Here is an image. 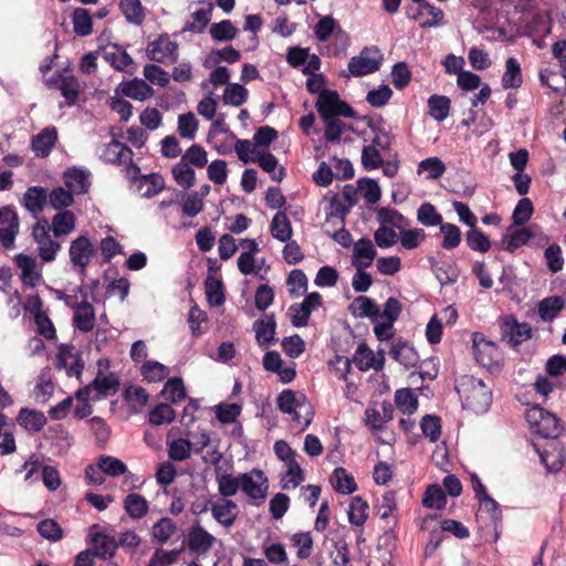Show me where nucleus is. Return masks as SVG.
<instances>
[{
    "instance_id": "nucleus-9",
    "label": "nucleus",
    "mask_w": 566,
    "mask_h": 566,
    "mask_svg": "<svg viewBox=\"0 0 566 566\" xmlns=\"http://www.w3.org/2000/svg\"><path fill=\"white\" fill-rule=\"evenodd\" d=\"M94 247L86 235H81L73 240L70 245L69 254L73 268L80 273H84L94 255Z\"/></svg>"
},
{
    "instance_id": "nucleus-25",
    "label": "nucleus",
    "mask_w": 566,
    "mask_h": 566,
    "mask_svg": "<svg viewBox=\"0 0 566 566\" xmlns=\"http://www.w3.org/2000/svg\"><path fill=\"white\" fill-rule=\"evenodd\" d=\"M64 184L72 193H85L90 188V172L81 168H69L64 172Z\"/></svg>"
},
{
    "instance_id": "nucleus-10",
    "label": "nucleus",
    "mask_w": 566,
    "mask_h": 566,
    "mask_svg": "<svg viewBox=\"0 0 566 566\" xmlns=\"http://www.w3.org/2000/svg\"><path fill=\"white\" fill-rule=\"evenodd\" d=\"M66 304L74 308L73 325L81 332L88 333L95 326V312L86 300L77 302L76 297L67 296Z\"/></svg>"
},
{
    "instance_id": "nucleus-23",
    "label": "nucleus",
    "mask_w": 566,
    "mask_h": 566,
    "mask_svg": "<svg viewBox=\"0 0 566 566\" xmlns=\"http://www.w3.org/2000/svg\"><path fill=\"white\" fill-rule=\"evenodd\" d=\"M15 263L21 271V279L25 285L34 287L40 283L42 276L34 258L18 254L15 256Z\"/></svg>"
},
{
    "instance_id": "nucleus-1",
    "label": "nucleus",
    "mask_w": 566,
    "mask_h": 566,
    "mask_svg": "<svg viewBox=\"0 0 566 566\" xmlns=\"http://www.w3.org/2000/svg\"><path fill=\"white\" fill-rule=\"evenodd\" d=\"M457 391L463 408L475 413L488 411L492 402V391L486 385L473 376H463L459 379Z\"/></svg>"
},
{
    "instance_id": "nucleus-32",
    "label": "nucleus",
    "mask_w": 566,
    "mask_h": 566,
    "mask_svg": "<svg viewBox=\"0 0 566 566\" xmlns=\"http://www.w3.org/2000/svg\"><path fill=\"white\" fill-rule=\"evenodd\" d=\"M352 314L356 317L379 318V308L377 304L367 296L356 297L349 305Z\"/></svg>"
},
{
    "instance_id": "nucleus-61",
    "label": "nucleus",
    "mask_w": 566,
    "mask_h": 566,
    "mask_svg": "<svg viewBox=\"0 0 566 566\" xmlns=\"http://www.w3.org/2000/svg\"><path fill=\"white\" fill-rule=\"evenodd\" d=\"M48 201L53 209L61 210L70 207L73 203L74 198L70 190L57 187L48 193Z\"/></svg>"
},
{
    "instance_id": "nucleus-22",
    "label": "nucleus",
    "mask_w": 566,
    "mask_h": 566,
    "mask_svg": "<svg viewBox=\"0 0 566 566\" xmlns=\"http://www.w3.org/2000/svg\"><path fill=\"white\" fill-rule=\"evenodd\" d=\"M377 251L368 238H361L354 243L353 265L355 268H369L373 264Z\"/></svg>"
},
{
    "instance_id": "nucleus-18",
    "label": "nucleus",
    "mask_w": 566,
    "mask_h": 566,
    "mask_svg": "<svg viewBox=\"0 0 566 566\" xmlns=\"http://www.w3.org/2000/svg\"><path fill=\"white\" fill-rule=\"evenodd\" d=\"M212 517L223 527L230 528L239 515L237 503L230 499H219L210 505Z\"/></svg>"
},
{
    "instance_id": "nucleus-46",
    "label": "nucleus",
    "mask_w": 566,
    "mask_h": 566,
    "mask_svg": "<svg viewBox=\"0 0 566 566\" xmlns=\"http://www.w3.org/2000/svg\"><path fill=\"white\" fill-rule=\"evenodd\" d=\"M172 176L175 181L185 189H188L195 185V170L181 159L174 166Z\"/></svg>"
},
{
    "instance_id": "nucleus-34",
    "label": "nucleus",
    "mask_w": 566,
    "mask_h": 566,
    "mask_svg": "<svg viewBox=\"0 0 566 566\" xmlns=\"http://www.w3.org/2000/svg\"><path fill=\"white\" fill-rule=\"evenodd\" d=\"M53 237L57 238L71 233L75 228V217L70 210L56 213L50 224Z\"/></svg>"
},
{
    "instance_id": "nucleus-59",
    "label": "nucleus",
    "mask_w": 566,
    "mask_h": 566,
    "mask_svg": "<svg viewBox=\"0 0 566 566\" xmlns=\"http://www.w3.org/2000/svg\"><path fill=\"white\" fill-rule=\"evenodd\" d=\"M161 395L171 402L176 403L178 401H181L186 397V389L184 386V381L180 378H171L169 379L163 390Z\"/></svg>"
},
{
    "instance_id": "nucleus-3",
    "label": "nucleus",
    "mask_w": 566,
    "mask_h": 566,
    "mask_svg": "<svg viewBox=\"0 0 566 566\" xmlns=\"http://www.w3.org/2000/svg\"><path fill=\"white\" fill-rule=\"evenodd\" d=\"M277 407L282 412L292 415L294 420L298 422H301L302 413H304L303 429L310 426L314 416L313 409L305 398L298 400L295 392L291 389H285L279 395Z\"/></svg>"
},
{
    "instance_id": "nucleus-29",
    "label": "nucleus",
    "mask_w": 566,
    "mask_h": 566,
    "mask_svg": "<svg viewBox=\"0 0 566 566\" xmlns=\"http://www.w3.org/2000/svg\"><path fill=\"white\" fill-rule=\"evenodd\" d=\"M219 470H216V482L218 485V492L221 495V499H230L234 496L241 488L240 474L232 475L229 473H219Z\"/></svg>"
},
{
    "instance_id": "nucleus-38",
    "label": "nucleus",
    "mask_w": 566,
    "mask_h": 566,
    "mask_svg": "<svg viewBox=\"0 0 566 566\" xmlns=\"http://www.w3.org/2000/svg\"><path fill=\"white\" fill-rule=\"evenodd\" d=\"M522 71L517 59L509 57L505 62V72L502 76V86L507 88H517L522 85Z\"/></svg>"
},
{
    "instance_id": "nucleus-44",
    "label": "nucleus",
    "mask_w": 566,
    "mask_h": 566,
    "mask_svg": "<svg viewBox=\"0 0 566 566\" xmlns=\"http://www.w3.org/2000/svg\"><path fill=\"white\" fill-rule=\"evenodd\" d=\"M74 32L80 36H86L92 33V17L88 10L76 8L72 15Z\"/></svg>"
},
{
    "instance_id": "nucleus-7",
    "label": "nucleus",
    "mask_w": 566,
    "mask_h": 566,
    "mask_svg": "<svg viewBox=\"0 0 566 566\" xmlns=\"http://www.w3.org/2000/svg\"><path fill=\"white\" fill-rule=\"evenodd\" d=\"M381 61L382 54L378 48H365L359 55L349 60L348 71L354 76H365L379 70Z\"/></svg>"
},
{
    "instance_id": "nucleus-64",
    "label": "nucleus",
    "mask_w": 566,
    "mask_h": 566,
    "mask_svg": "<svg viewBox=\"0 0 566 566\" xmlns=\"http://www.w3.org/2000/svg\"><path fill=\"white\" fill-rule=\"evenodd\" d=\"M541 461L548 472H558L564 465V455L560 450L553 448L552 450H544L539 453Z\"/></svg>"
},
{
    "instance_id": "nucleus-63",
    "label": "nucleus",
    "mask_w": 566,
    "mask_h": 566,
    "mask_svg": "<svg viewBox=\"0 0 566 566\" xmlns=\"http://www.w3.org/2000/svg\"><path fill=\"white\" fill-rule=\"evenodd\" d=\"M465 240L470 249L482 253L488 252L491 247L489 238L474 227L467 232Z\"/></svg>"
},
{
    "instance_id": "nucleus-57",
    "label": "nucleus",
    "mask_w": 566,
    "mask_h": 566,
    "mask_svg": "<svg viewBox=\"0 0 566 566\" xmlns=\"http://www.w3.org/2000/svg\"><path fill=\"white\" fill-rule=\"evenodd\" d=\"M258 163L260 167L271 175V178L281 181L284 177V169H277L279 163L274 155L270 153H258Z\"/></svg>"
},
{
    "instance_id": "nucleus-40",
    "label": "nucleus",
    "mask_w": 566,
    "mask_h": 566,
    "mask_svg": "<svg viewBox=\"0 0 566 566\" xmlns=\"http://www.w3.org/2000/svg\"><path fill=\"white\" fill-rule=\"evenodd\" d=\"M119 9L126 21L134 25H140L145 20V12L140 0H120Z\"/></svg>"
},
{
    "instance_id": "nucleus-20",
    "label": "nucleus",
    "mask_w": 566,
    "mask_h": 566,
    "mask_svg": "<svg viewBox=\"0 0 566 566\" xmlns=\"http://www.w3.org/2000/svg\"><path fill=\"white\" fill-rule=\"evenodd\" d=\"M216 538L199 523H195L188 532V547L191 552L206 554L213 546Z\"/></svg>"
},
{
    "instance_id": "nucleus-6",
    "label": "nucleus",
    "mask_w": 566,
    "mask_h": 566,
    "mask_svg": "<svg viewBox=\"0 0 566 566\" xmlns=\"http://www.w3.org/2000/svg\"><path fill=\"white\" fill-rule=\"evenodd\" d=\"M146 54L157 63L172 64L178 60V43L170 40L168 34H160L148 43Z\"/></svg>"
},
{
    "instance_id": "nucleus-28",
    "label": "nucleus",
    "mask_w": 566,
    "mask_h": 566,
    "mask_svg": "<svg viewBox=\"0 0 566 566\" xmlns=\"http://www.w3.org/2000/svg\"><path fill=\"white\" fill-rule=\"evenodd\" d=\"M443 17V11L440 8L422 2L419 4V12L415 19L419 21L421 28H432L441 24Z\"/></svg>"
},
{
    "instance_id": "nucleus-45",
    "label": "nucleus",
    "mask_w": 566,
    "mask_h": 566,
    "mask_svg": "<svg viewBox=\"0 0 566 566\" xmlns=\"http://www.w3.org/2000/svg\"><path fill=\"white\" fill-rule=\"evenodd\" d=\"M446 165L439 157H429L419 163L417 174L428 172V179H439L446 172Z\"/></svg>"
},
{
    "instance_id": "nucleus-53",
    "label": "nucleus",
    "mask_w": 566,
    "mask_h": 566,
    "mask_svg": "<svg viewBox=\"0 0 566 566\" xmlns=\"http://www.w3.org/2000/svg\"><path fill=\"white\" fill-rule=\"evenodd\" d=\"M422 504L428 509H443L447 504V497L441 486L437 484L429 485L426 490Z\"/></svg>"
},
{
    "instance_id": "nucleus-13",
    "label": "nucleus",
    "mask_w": 566,
    "mask_h": 566,
    "mask_svg": "<svg viewBox=\"0 0 566 566\" xmlns=\"http://www.w3.org/2000/svg\"><path fill=\"white\" fill-rule=\"evenodd\" d=\"M353 361L361 371L369 369L379 371L385 365V352L380 349L375 354L366 344H360L354 354Z\"/></svg>"
},
{
    "instance_id": "nucleus-51",
    "label": "nucleus",
    "mask_w": 566,
    "mask_h": 566,
    "mask_svg": "<svg viewBox=\"0 0 566 566\" xmlns=\"http://www.w3.org/2000/svg\"><path fill=\"white\" fill-rule=\"evenodd\" d=\"M417 220L426 227L441 226L442 216L430 202L422 203L417 210Z\"/></svg>"
},
{
    "instance_id": "nucleus-30",
    "label": "nucleus",
    "mask_w": 566,
    "mask_h": 566,
    "mask_svg": "<svg viewBox=\"0 0 566 566\" xmlns=\"http://www.w3.org/2000/svg\"><path fill=\"white\" fill-rule=\"evenodd\" d=\"M329 480L334 490L342 494H350L357 489L354 476L344 468H336Z\"/></svg>"
},
{
    "instance_id": "nucleus-26",
    "label": "nucleus",
    "mask_w": 566,
    "mask_h": 566,
    "mask_svg": "<svg viewBox=\"0 0 566 566\" xmlns=\"http://www.w3.org/2000/svg\"><path fill=\"white\" fill-rule=\"evenodd\" d=\"M57 140V130L50 126L43 128L32 138V150L40 157H46Z\"/></svg>"
},
{
    "instance_id": "nucleus-5",
    "label": "nucleus",
    "mask_w": 566,
    "mask_h": 566,
    "mask_svg": "<svg viewBox=\"0 0 566 566\" xmlns=\"http://www.w3.org/2000/svg\"><path fill=\"white\" fill-rule=\"evenodd\" d=\"M32 237L38 245V252L43 262L55 260L61 244L51 234V228L48 220H40L32 229Z\"/></svg>"
},
{
    "instance_id": "nucleus-62",
    "label": "nucleus",
    "mask_w": 566,
    "mask_h": 566,
    "mask_svg": "<svg viewBox=\"0 0 566 566\" xmlns=\"http://www.w3.org/2000/svg\"><path fill=\"white\" fill-rule=\"evenodd\" d=\"M181 160L189 166L192 165L197 168H203L208 164V154L201 145L193 144L182 155Z\"/></svg>"
},
{
    "instance_id": "nucleus-42",
    "label": "nucleus",
    "mask_w": 566,
    "mask_h": 566,
    "mask_svg": "<svg viewBox=\"0 0 566 566\" xmlns=\"http://www.w3.org/2000/svg\"><path fill=\"white\" fill-rule=\"evenodd\" d=\"M390 355L405 367H413L418 361L415 349L406 343H397L392 346Z\"/></svg>"
},
{
    "instance_id": "nucleus-36",
    "label": "nucleus",
    "mask_w": 566,
    "mask_h": 566,
    "mask_svg": "<svg viewBox=\"0 0 566 566\" xmlns=\"http://www.w3.org/2000/svg\"><path fill=\"white\" fill-rule=\"evenodd\" d=\"M270 231L273 238L281 242H287L292 237V226L283 211L275 213L271 221Z\"/></svg>"
},
{
    "instance_id": "nucleus-4",
    "label": "nucleus",
    "mask_w": 566,
    "mask_h": 566,
    "mask_svg": "<svg viewBox=\"0 0 566 566\" xmlns=\"http://www.w3.org/2000/svg\"><path fill=\"white\" fill-rule=\"evenodd\" d=\"M240 490L250 499V501L260 505L268 495L269 481L264 472L260 469H252L249 472L240 473Z\"/></svg>"
},
{
    "instance_id": "nucleus-14",
    "label": "nucleus",
    "mask_w": 566,
    "mask_h": 566,
    "mask_svg": "<svg viewBox=\"0 0 566 566\" xmlns=\"http://www.w3.org/2000/svg\"><path fill=\"white\" fill-rule=\"evenodd\" d=\"M90 542L94 553L102 559L112 558L117 549V541L114 536L107 535L98 531V525L90 527Z\"/></svg>"
},
{
    "instance_id": "nucleus-24",
    "label": "nucleus",
    "mask_w": 566,
    "mask_h": 566,
    "mask_svg": "<svg viewBox=\"0 0 566 566\" xmlns=\"http://www.w3.org/2000/svg\"><path fill=\"white\" fill-rule=\"evenodd\" d=\"M22 206L33 216L42 212L48 202V191L40 186L29 187L23 195Z\"/></svg>"
},
{
    "instance_id": "nucleus-41",
    "label": "nucleus",
    "mask_w": 566,
    "mask_h": 566,
    "mask_svg": "<svg viewBox=\"0 0 566 566\" xmlns=\"http://www.w3.org/2000/svg\"><path fill=\"white\" fill-rule=\"evenodd\" d=\"M451 101L444 95H431L428 99L429 115L438 122L444 120L450 113Z\"/></svg>"
},
{
    "instance_id": "nucleus-11",
    "label": "nucleus",
    "mask_w": 566,
    "mask_h": 566,
    "mask_svg": "<svg viewBox=\"0 0 566 566\" xmlns=\"http://www.w3.org/2000/svg\"><path fill=\"white\" fill-rule=\"evenodd\" d=\"M19 232V217L9 206L0 208V241L6 249L14 245Z\"/></svg>"
},
{
    "instance_id": "nucleus-31",
    "label": "nucleus",
    "mask_w": 566,
    "mask_h": 566,
    "mask_svg": "<svg viewBox=\"0 0 566 566\" xmlns=\"http://www.w3.org/2000/svg\"><path fill=\"white\" fill-rule=\"evenodd\" d=\"M17 421L25 430L38 432L46 424V417L41 411L21 409Z\"/></svg>"
},
{
    "instance_id": "nucleus-52",
    "label": "nucleus",
    "mask_w": 566,
    "mask_h": 566,
    "mask_svg": "<svg viewBox=\"0 0 566 566\" xmlns=\"http://www.w3.org/2000/svg\"><path fill=\"white\" fill-rule=\"evenodd\" d=\"M378 221L381 224H390L399 230L409 226V221L400 212L390 208H380L377 212Z\"/></svg>"
},
{
    "instance_id": "nucleus-15",
    "label": "nucleus",
    "mask_w": 566,
    "mask_h": 566,
    "mask_svg": "<svg viewBox=\"0 0 566 566\" xmlns=\"http://www.w3.org/2000/svg\"><path fill=\"white\" fill-rule=\"evenodd\" d=\"M322 304V296L317 292L310 293L301 304H294L290 307L292 324L295 327L306 326L311 313L319 307Z\"/></svg>"
},
{
    "instance_id": "nucleus-21",
    "label": "nucleus",
    "mask_w": 566,
    "mask_h": 566,
    "mask_svg": "<svg viewBox=\"0 0 566 566\" xmlns=\"http://www.w3.org/2000/svg\"><path fill=\"white\" fill-rule=\"evenodd\" d=\"M116 94L143 102L153 96L154 90L144 80L134 78L122 82L116 88Z\"/></svg>"
},
{
    "instance_id": "nucleus-48",
    "label": "nucleus",
    "mask_w": 566,
    "mask_h": 566,
    "mask_svg": "<svg viewBox=\"0 0 566 566\" xmlns=\"http://www.w3.org/2000/svg\"><path fill=\"white\" fill-rule=\"evenodd\" d=\"M248 90L237 83L228 84L223 91V102L232 106H241L248 99Z\"/></svg>"
},
{
    "instance_id": "nucleus-55",
    "label": "nucleus",
    "mask_w": 566,
    "mask_h": 566,
    "mask_svg": "<svg viewBox=\"0 0 566 566\" xmlns=\"http://www.w3.org/2000/svg\"><path fill=\"white\" fill-rule=\"evenodd\" d=\"M192 451V443L184 438L168 442V455L174 461L187 460Z\"/></svg>"
},
{
    "instance_id": "nucleus-39",
    "label": "nucleus",
    "mask_w": 566,
    "mask_h": 566,
    "mask_svg": "<svg viewBox=\"0 0 566 566\" xmlns=\"http://www.w3.org/2000/svg\"><path fill=\"white\" fill-rule=\"evenodd\" d=\"M565 307V300L562 296H549L538 303V314L545 322H552Z\"/></svg>"
},
{
    "instance_id": "nucleus-50",
    "label": "nucleus",
    "mask_w": 566,
    "mask_h": 566,
    "mask_svg": "<svg viewBox=\"0 0 566 566\" xmlns=\"http://www.w3.org/2000/svg\"><path fill=\"white\" fill-rule=\"evenodd\" d=\"M395 402L398 409L406 415H412L418 408L417 397L409 388L397 390L395 394Z\"/></svg>"
},
{
    "instance_id": "nucleus-16",
    "label": "nucleus",
    "mask_w": 566,
    "mask_h": 566,
    "mask_svg": "<svg viewBox=\"0 0 566 566\" xmlns=\"http://www.w3.org/2000/svg\"><path fill=\"white\" fill-rule=\"evenodd\" d=\"M102 54L103 59L117 71L129 74L135 72V64L132 56L122 46L108 44L103 49Z\"/></svg>"
},
{
    "instance_id": "nucleus-43",
    "label": "nucleus",
    "mask_w": 566,
    "mask_h": 566,
    "mask_svg": "<svg viewBox=\"0 0 566 566\" xmlns=\"http://www.w3.org/2000/svg\"><path fill=\"white\" fill-rule=\"evenodd\" d=\"M138 188L143 197H154L163 190L164 179L158 174L143 176L138 181Z\"/></svg>"
},
{
    "instance_id": "nucleus-33",
    "label": "nucleus",
    "mask_w": 566,
    "mask_h": 566,
    "mask_svg": "<svg viewBox=\"0 0 566 566\" xmlns=\"http://www.w3.org/2000/svg\"><path fill=\"white\" fill-rule=\"evenodd\" d=\"M177 533V524L170 517L159 518L151 527L153 541L163 545Z\"/></svg>"
},
{
    "instance_id": "nucleus-47",
    "label": "nucleus",
    "mask_w": 566,
    "mask_h": 566,
    "mask_svg": "<svg viewBox=\"0 0 566 566\" xmlns=\"http://www.w3.org/2000/svg\"><path fill=\"white\" fill-rule=\"evenodd\" d=\"M199 123L193 113L188 112L178 116L177 130L182 138L192 140L196 137Z\"/></svg>"
},
{
    "instance_id": "nucleus-49",
    "label": "nucleus",
    "mask_w": 566,
    "mask_h": 566,
    "mask_svg": "<svg viewBox=\"0 0 566 566\" xmlns=\"http://www.w3.org/2000/svg\"><path fill=\"white\" fill-rule=\"evenodd\" d=\"M563 428L557 417L551 412H546L535 433L543 438H556L560 434Z\"/></svg>"
},
{
    "instance_id": "nucleus-60",
    "label": "nucleus",
    "mask_w": 566,
    "mask_h": 566,
    "mask_svg": "<svg viewBox=\"0 0 566 566\" xmlns=\"http://www.w3.org/2000/svg\"><path fill=\"white\" fill-rule=\"evenodd\" d=\"M92 385L99 398L108 395L109 392H115L117 390L118 381L114 375H102L99 371L92 381Z\"/></svg>"
},
{
    "instance_id": "nucleus-12",
    "label": "nucleus",
    "mask_w": 566,
    "mask_h": 566,
    "mask_svg": "<svg viewBox=\"0 0 566 566\" xmlns=\"http://www.w3.org/2000/svg\"><path fill=\"white\" fill-rule=\"evenodd\" d=\"M501 335L503 340L517 346L531 338L532 328L527 323H517L514 317L506 316L501 325Z\"/></svg>"
},
{
    "instance_id": "nucleus-54",
    "label": "nucleus",
    "mask_w": 566,
    "mask_h": 566,
    "mask_svg": "<svg viewBox=\"0 0 566 566\" xmlns=\"http://www.w3.org/2000/svg\"><path fill=\"white\" fill-rule=\"evenodd\" d=\"M210 34L218 42L231 41L235 39L238 30L230 20H223L210 27Z\"/></svg>"
},
{
    "instance_id": "nucleus-37",
    "label": "nucleus",
    "mask_w": 566,
    "mask_h": 566,
    "mask_svg": "<svg viewBox=\"0 0 566 566\" xmlns=\"http://www.w3.org/2000/svg\"><path fill=\"white\" fill-rule=\"evenodd\" d=\"M275 325L276 324L273 315H266L264 319L254 322L253 327L259 345H268L274 340Z\"/></svg>"
},
{
    "instance_id": "nucleus-35",
    "label": "nucleus",
    "mask_w": 566,
    "mask_h": 566,
    "mask_svg": "<svg viewBox=\"0 0 566 566\" xmlns=\"http://www.w3.org/2000/svg\"><path fill=\"white\" fill-rule=\"evenodd\" d=\"M55 84L60 90L62 96L67 101L69 105L77 101L80 94V84L74 75L59 74Z\"/></svg>"
},
{
    "instance_id": "nucleus-27",
    "label": "nucleus",
    "mask_w": 566,
    "mask_h": 566,
    "mask_svg": "<svg viewBox=\"0 0 566 566\" xmlns=\"http://www.w3.org/2000/svg\"><path fill=\"white\" fill-rule=\"evenodd\" d=\"M123 506L132 520H142L149 511L148 501L138 493H129L123 501Z\"/></svg>"
},
{
    "instance_id": "nucleus-2",
    "label": "nucleus",
    "mask_w": 566,
    "mask_h": 566,
    "mask_svg": "<svg viewBox=\"0 0 566 566\" xmlns=\"http://www.w3.org/2000/svg\"><path fill=\"white\" fill-rule=\"evenodd\" d=\"M315 107L322 119L338 116L352 118L355 116L354 109L346 102L339 98L336 91H322L317 97Z\"/></svg>"
},
{
    "instance_id": "nucleus-56",
    "label": "nucleus",
    "mask_w": 566,
    "mask_h": 566,
    "mask_svg": "<svg viewBox=\"0 0 566 566\" xmlns=\"http://www.w3.org/2000/svg\"><path fill=\"white\" fill-rule=\"evenodd\" d=\"M142 375L149 382H158L168 376V368L156 360H147L142 366Z\"/></svg>"
},
{
    "instance_id": "nucleus-17",
    "label": "nucleus",
    "mask_w": 566,
    "mask_h": 566,
    "mask_svg": "<svg viewBox=\"0 0 566 566\" xmlns=\"http://www.w3.org/2000/svg\"><path fill=\"white\" fill-rule=\"evenodd\" d=\"M101 158L109 164H128L135 171L139 170L138 167L133 164V151L130 148L117 140H112L104 146Z\"/></svg>"
},
{
    "instance_id": "nucleus-58",
    "label": "nucleus",
    "mask_w": 566,
    "mask_h": 566,
    "mask_svg": "<svg viewBox=\"0 0 566 566\" xmlns=\"http://www.w3.org/2000/svg\"><path fill=\"white\" fill-rule=\"evenodd\" d=\"M367 503L360 497H353L349 510L348 520L353 525L361 526L367 520Z\"/></svg>"
},
{
    "instance_id": "nucleus-19",
    "label": "nucleus",
    "mask_w": 566,
    "mask_h": 566,
    "mask_svg": "<svg viewBox=\"0 0 566 566\" xmlns=\"http://www.w3.org/2000/svg\"><path fill=\"white\" fill-rule=\"evenodd\" d=\"M57 367L63 368L69 377L75 376L80 378L84 363L78 352H74L71 347L62 346L57 354Z\"/></svg>"
},
{
    "instance_id": "nucleus-8",
    "label": "nucleus",
    "mask_w": 566,
    "mask_h": 566,
    "mask_svg": "<svg viewBox=\"0 0 566 566\" xmlns=\"http://www.w3.org/2000/svg\"><path fill=\"white\" fill-rule=\"evenodd\" d=\"M473 353L475 360L484 368L491 369L499 366L501 361V353L497 346L486 340L481 334H473Z\"/></svg>"
}]
</instances>
